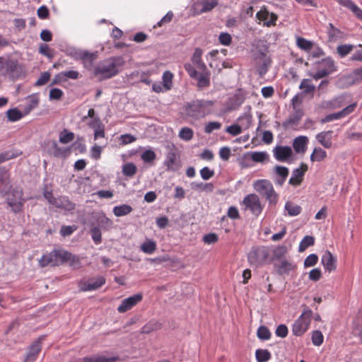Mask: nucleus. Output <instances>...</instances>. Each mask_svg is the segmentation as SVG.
<instances>
[{
  "mask_svg": "<svg viewBox=\"0 0 362 362\" xmlns=\"http://www.w3.org/2000/svg\"><path fill=\"white\" fill-rule=\"evenodd\" d=\"M18 194V197L13 194L14 197H8L7 199V203L9 206L11 207L12 210L15 213H18L21 211L23 205V199H21V194Z\"/></svg>",
  "mask_w": 362,
  "mask_h": 362,
  "instance_id": "nucleus-25",
  "label": "nucleus"
},
{
  "mask_svg": "<svg viewBox=\"0 0 362 362\" xmlns=\"http://www.w3.org/2000/svg\"><path fill=\"white\" fill-rule=\"evenodd\" d=\"M69 55L75 58L81 59L86 67L92 66L93 61L98 57V52H89L86 50L76 49L75 48H69Z\"/></svg>",
  "mask_w": 362,
  "mask_h": 362,
  "instance_id": "nucleus-9",
  "label": "nucleus"
},
{
  "mask_svg": "<svg viewBox=\"0 0 362 362\" xmlns=\"http://www.w3.org/2000/svg\"><path fill=\"white\" fill-rule=\"evenodd\" d=\"M269 252L267 247H255L248 252L247 260L251 266L259 267L269 262Z\"/></svg>",
  "mask_w": 362,
  "mask_h": 362,
  "instance_id": "nucleus-6",
  "label": "nucleus"
},
{
  "mask_svg": "<svg viewBox=\"0 0 362 362\" xmlns=\"http://www.w3.org/2000/svg\"><path fill=\"white\" fill-rule=\"evenodd\" d=\"M194 136V132L191 128L183 127L179 132V137L186 141H190Z\"/></svg>",
  "mask_w": 362,
  "mask_h": 362,
  "instance_id": "nucleus-47",
  "label": "nucleus"
},
{
  "mask_svg": "<svg viewBox=\"0 0 362 362\" xmlns=\"http://www.w3.org/2000/svg\"><path fill=\"white\" fill-rule=\"evenodd\" d=\"M274 172L275 173V184L279 186H282L288 175V168L285 166L276 165L274 168Z\"/></svg>",
  "mask_w": 362,
  "mask_h": 362,
  "instance_id": "nucleus-18",
  "label": "nucleus"
},
{
  "mask_svg": "<svg viewBox=\"0 0 362 362\" xmlns=\"http://www.w3.org/2000/svg\"><path fill=\"white\" fill-rule=\"evenodd\" d=\"M245 100V94L242 90L239 89L231 98V106L233 108H238L244 103Z\"/></svg>",
  "mask_w": 362,
  "mask_h": 362,
  "instance_id": "nucleus-29",
  "label": "nucleus"
},
{
  "mask_svg": "<svg viewBox=\"0 0 362 362\" xmlns=\"http://www.w3.org/2000/svg\"><path fill=\"white\" fill-rule=\"evenodd\" d=\"M163 84L165 89V91L169 90L172 88V79H173V74L171 72L166 71L163 73Z\"/></svg>",
  "mask_w": 362,
  "mask_h": 362,
  "instance_id": "nucleus-45",
  "label": "nucleus"
},
{
  "mask_svg": "<svg viewBox=\"0 0 362 362\" xmlns=\"http://www.w3.org/2000/svg\"><path fill=\"white\" fill-rule=\"evenodd\" d=\"M117 359V357H106L104 356H94L90 358H84L83 362H114Z\"/></svg>",
  "mask_w": 362,
  "mask_h": 362,
  "instance_id": "nucleus-37",
  "label": "nucleus"
},
{
  "mask_svg": "<svg viewBox=\"0 0 362 362\" xmlns=\"http://www.w3.org/2000/svg\"><path fill=\"white\" fill-rule=\"evenodd\" d=\"M98 221L100 226L105 230H109L112 227L113 222L111 219L107 218L105 214L99 216Z\"/></svg>",
  "mask_w": 362,
  "mask_h": 362,
  "instance_id": "nucleus-50",
  "label": "nucleus"
},
{
  "mask_svg": "<svg viewBox=\"0 0 362 362\" xmlns=\"http://www.w3.org/2000/svg\"><path fill=\"white\" fill-rule=\"evenodd\" d=\"M143 298L141 293H136L124 299L121 304L117 308V311L119 313H124L127 310H130L138 303H139Z\"/></svg>",
  "mask_w": 362,
  "mask_h": 362,
  "instance_id": "nucleus-10",
  "label": "nucleus"
},
{
  "mask_svg": "<svg viewBox=\"0 0 362 362\" xmlns=\"http://www.w3.org/2000/svg\"><path fill=\"white\" fill-rule=\"evenodd\" d=\"M315 243V238L313 236L306 235L300 241L298 246V251L302 252L305 251L308 247L313 245Z\"/></svg>",
  "mask_w": 362,
  "mask_h": 362,
  "instance_id": "nucleus-36",
  "label": "nucleus"
},
{
  "mask_svg": "<svg viewBox=\"0 0 362 362\" xmlns=\"http://www.w3.org/2000/svg\"><path fill=\"white\" fill-rule=\"evenodd\" d=\"M255 356L257 362H266L270 360L272 355L267 349H257Z\"/></svg>",
  "mask_w": 362,
  "mask_h": 362,
  "instance_id": "nucleus-35",
  "label": "nucleus"
},
{
  "mask_svg": "<svg viewBox=\"0 0 362 362\" xmlns=\"http://www.w3.org/2000/svg\"><path fill=\"white\" fill-rule=\"evenodd\" d=\"M202 49L201 48H196L192 57V62L199 71H205L207 69L206 64L202 60Z\"/></svg>",
  "mask_w": 362,
  "mask_h": 362,
  "instance_id": "nucleus-23",
  "label": "nucleus"
},
{
  "mask_svg": "<svg viewBox=\"0 0 362 362\" xmlns=\"http://www.w3.org/2000/svg\"><path fill=\"white\" fill-rule=\"evenodd\" d=\"M200 175L204 180H208L214 175V171L208 167H204L200 170Z\"/></svg>",
  "mask_w": 362,
  "mask_h": 362,
  "instance_id": "nucleus-62",
  "label": "nucleus"
},
{
  "mask_svg": "<svg viewBox=\"0 0 362 362\" xmlns=\"http://www.w3.org/2000/svg\"><path fill=\"white\" fill-rule=\"evenodd\" d=\"M221 127V123L219 122H210L205 125L204 132L206 134L211 133L214 130H218Z\"/></svg>",
  "mask_w": 362,
  "mask_h": 362,
  "instance_id": "nucleus-58",
  "label": "nucleus"
},
{
  "mask_svg": "<svg viewBox=\"0 0 362 362\" xmlns=\"http://www.w3.org/2000/svg\"><path fill=\"white\" fill-rule=\"evenodd\" d=\"M327 157V153L325 150L320 147H315L310 155V160L312 162H321Z\"/></svg>",
  "mask_w": 362,
  "mask_h": 362,
  "instance_id": "nucleus-31",
  "label": "nucleus"
},
{
  "mask_svg": "<svg viewBox=\"0 0 362 362\" xmlns=\"http://www.w3.org/2000/svg\"><path fill=\"white\" fill-rule=\"evenodd\" d=\"M285 211H287L289 216H296L302 211V208L291 202H286L284 206Z\"/></svg>",
  "mask_w": 362,
  "mask_h": 362,
  "instance_id": "nucleus-30",
  "label": "nucleus"
},
{
  "mask_svg": "<svg viewBox=\"0 0 362 362\" xmlns=\"http://www.w3.org/2000/svg\"><path fill=\"white\" fill-rule=\"evenodd\" d=\"M324 337L319 330H315L312 333V342L315 346H320L323 343Z\"/></svg>",
  "mask_w": 362,
  "mask_h": 362,
  "instance_id": "nucleus-53",
  "label": "nucleus"
},
{
  "mask_svg": "<svg viewBox=\"0 0 362 362\" xmlns=\"http://www.w3.org/2000/svg\"><path fill=\"white\" fill-rule=\"evenodd\" d=\"M136 140L135 136L132 135L130 134H122L119 136V141L122 145H127L131 143L134 142Z\"/></svg>",
  "mask_w": 362,
  "mask_h": 362,
  "instance_id": "nucleus-60",
  "label": "nucleus"
},
{
  "mask_svg": "<svg viewBox=\"0 0 362 362\" xmlns=\"http://www.w3.org/2000/svg\"><path fill=\"white\" fill-rule=\"evenodd\" d=\"M321 264L325 271L329 272L335 271L337 269V258L329 250H326L321 257Z\"/></svg>",
  "mask_w": 362,
  "mask_h": 362,
  "instance_id": "nucleus-15",
  "label": "nucleus"
},
{
  "mask_svg": "<svg viewBox=\"0 0 362 362\" xmlns=\"http://www.w3.org/2000/svg\"><path fill=\"white\" fill-rule=\"evenodd\" d=\"M313 312L305 308L300 317L294 322L292 327V332L295 336L303 335L308 329L311 321Z\"/></svg>",
  "mask_w": 362,
  "mask_h": 362,
  "instance_id": "nucleus-7",
  "label": "nucleus"
},
{
  "mask_svg": "<svg viewBox=\"0 0 362 362\" xmlns=\"http://www.w3.org/2000/svg\"><path fill=\"white\" fill-rule=\"evenodd\" d=\"M322 277V272L319 268L313 269L309 272V279L313 281H317Z\"/></svg>",
  "mask_w": 362,
  "mask_h": 362,
  "instance_id": "nucleus-64",
  "label": "nucleus"
},
{
  "mask_svg": "<svg viewBox=\"0 0 362 362\" xmlns=\"http://www.w3.org/2000/svg\"><path fill=\"white\" fill-rule=\"evenodd\" d=\"M10 175L8 170L4 167L0 168V193L2 194H7L11 185L10 184Z\"/></svg>",
  "mask_w": 362,
  "mask_h": 362,
  "instance_id": "nucleus-17",
  "label": "nucleus"
},
{
  "mask_svg": "<svg viewBox=\"0 0 362 362\" xmlns=\"http://www.w3.org/2000/svg\"><path fill=\"white\" fill-rule=\"evenodd\" d=\"M294 269V266L286 259L281 261L280 264L277 267V272L280 274H288Z\"/></svg>",
  "mask_w": 362,
  "mask_h": 362,
  "instance_id": "nucleus-34",
  "label": "nucleus"
},
{
  "mask_svg": "<svg viewBox=\"0 0 362 362\" xmlns=\"http://www.w3.org/2000/svg\"><path fill=\"white\" fill-rule=\"evenodd\" d=\"M218 4L217 0H202L201 9L202 13H205L211 11Z\"/></svg>",
  "mask_w": 362,
  "mask_h": 362,
  "instance_id": "nucleus-48",
  "label": "nucleus"
},
{
  "mask_svg": "<svg viewBox=\"0 0 362 362\" xmlns=\"http://www.w3.org/2000/svg\"><path fill=\"white\" fill-rule=\"evenodd\" d=\"M25 69L16 59H7L0 61V74L12 80L21 78L25 76Z\"/></svg>",
  "mask_w": 362,
  "mask_h": 362,
  "instance_id": "nucleus-3",
  "label": "nucleus"
},
{
  "mask_svg": "<svg viewBox=\"0 0 362 362\" xmlns=\"http://www.w3.org/2000/svg\"><path fill=\"white\" fill-rule=\"evenodd\" d=\"M105 284V279L103 276H99L95 278L88 279L86 282L81 289L84 291H95L100 288Z\"/></svg>",
  "mask_w": 362,
  "mask_h": 362,
  "instance_id": "nucleus-19",
  "label": "nucleus"
},
{
  "mask_svg": "<svg viewBox=\"0 0 362 362\" xmlns=\"http://www.w3.org/2000/svg\"><path fill=\"white\" fill-rule=\"evenodd\" d=\"M296 45L300 49L306 51V52H309L312 49V48L313 47V42L310 40H306L304 37H296Z\"/></svg>",
  "mask_w": 362,
  "mask_h": 362,
  "instance_id": "nucleus-33",
  "label": "nucleus"
},
{
  "mask_svg": "<svg viewBox=\"0 0 362 362\" xmlns=\"http://www.w3.org/2000/svg\"><path fill=\"white\" fill-rule=\"evenodd\" d=\"M43 336L40 337L29 346L25 358V362H33L37 359V356L42 349V341L43 340Z\"/></svg>",
  "mask_w": 362,
  "mask_h": 362,
  "instance_id": "nucleus-11",
  "label": "nucleus"
},
{
  "mask_svg": "<svg viewBox=\"0 0 362 362\" xmlns=\"http://www.w3.org/2000/svg\"><path fill=\"white\" fill-rule=\"evenodd\" d=\"M177 153L175 147L171 148L166 154L165 159L164 160V165L167 168L168 170L175 171L177 170L174 167L177 159Z\"/></svg>",
  "mask_w": 362,
  "mask_h": 362,
  "instance_id": "nucleus-22",
  "label": "nucleus"
},
{
  "mask_svg": "<svg viewBox=\"0 0 362 362\" xmlns=\"http://www.w3.org/2000/svg\"><path fill=\"white\" fill-rule=\"evenodd\" d=\"M308 138L305 136H298L294 139L293 148L297 153H305L308 144Z\"/></svg>",
  "mask_w": 362,
  "mask_h": 362,
  "instance_id": "nucleus-20",
  "label": "nucleus"
},
{
  "mask_svg": "<svg viewBox=\"0 0 362 362\" xmlns=\"http://www.w3.org/2000/svg\"><path fill=\"white\" fill-rule=\"evenodd\" d=\"M300 89H303L305 93H310L315 90V87L310 83V80L308 78H304L300 83L299 86Z\"/></svg>",
  "mask_w": 362,
  "mask_h": 362,
  "instance_id": "nucleus-49",
  "label": "nucleus"
},
{
  "mask_svg": "<svg viewBox=\"0 0 362 362\" xmlns=\"http://www.w3.org/2000/svg\"><path fill=\"white\" fill-rule=\"evenodd\" d=\"M44 197L48 201L49 204L56 206H60L59 201L57 198L54 197L51 191L45 190Z\"/></svg>",
  "mask_w": 362,
  "mask_h": 362,
  "instance_id": "nucleus-59",
  "label": "nucleus"
},
{
  "mask_svg": "<svg viewBox=\"0 0 362 362\" xmlns=\"http://www.w3.org/2000/svg\"><path fill=\"white\" fill-rule=\"evenodd\" d=\"M190 187L193 190L195 191H202L206 192H211L214 189V184L211 182L204 183V182H193L190 184Z\"/></svg>",
  "mask_w": 362,
  "mask_h": 362,
  "instance_id": "nucleus-27",
  "label": "nucleus"
},
{
  "mask_svg": "<svg viewBox=\"0 0 362 362\" xmlns=\"http://www.w3.org/2000/svg\"><path fill=\"white\" fill-rule=\"evenodd\" d=\"M308 170L306 164L301 163L300 167L294 169L292 171L291 177L289 179L288 183L293 186L300 185L303 181V177Z\"/></svg>",
  "mask_w": 362,
  "mask_h": 362,
  "instance_id": "nucleus-16",
  "label": "nucleus"
},
{
  "mask_svg": "<svg viewBox=\"0 0 362 362\" xmlns=\"http://www.w3.org/2000/svg\"><path fill=\"white\" fill-rule=\"evenodd\" d=\"M213 105L214 102L212 100H193L186 105V115L194 119L202 118L209 112L207 107Z\"/></svg>",
  "mask_w": 362,
  "mask_h": 362,
  "instance_id": "nucleus-5",
  "label": "nucleus"
},
{
  "mask_svg": "<svg viewBox=\"0 0 362 362\" xmlns=\"http://www.w3.org/2000/svg\"><path fill=\"white\" fill-rule=\"evenodd\" d=\"M49 151L56 157H65L68 148H61L56 141L49 142Z\"/></svg>",
  "mask_w": 362,
  "mask_h": 362,
  "instance_id": "nucleus-24",
  "label": "nucleus"
},
{
  "mask_svg": "<svg viewBox=\"0 0 362 362\" xmlns=\"http://www.w3.org/2000/svg\"><path fill=\"white\" fill-rule=\"evenodd\" d=\"M197 86L200 88H207L210 86V72L208 69L200 71L199 75L197 74Z\"/></svg>",
  "mask_w": 362,
  "mask_h": 362,
  "instance_id": "nucleus-26",
  "label": "nucleus"
},
{
  "mask_svg": "<svg viewBox=\"0 0 362 362\" xmlns=\"http://www.w3.org/2000/svg\"><path fill=\"white\" fill-rule=\"evenodd\" d=\"M21 151H6L0 153V163L15 158L21 155Z\"/></svg>",
  "mask_w": 362,
  "mask_h": 362,
  "instance_id": "nucleus-39",
  "label": "nucleus"
},
{
  "mask_svg": "<svg viewBox=\"0 0 362 362\" xmlns=\"http://www.w3.org/2000/svg\"><path fill=\"white\" fill-rule=\"evenodd\" d=\"M7 118L10 122H17L20 120L23 115L16 108L9 109L6 112Z\"/></svg>",
  "mask_w": 362,
  "mask_h": 362,
  "instance_id": "nucleus-40",
  "label": "nucleus"
},
{
  "mask_svg": "<svg viewBox=\"0 0 362 362\" xmlns=\"http://www.w3.org/2000/svg\"><path fill=\"white\" fill-rule=\"evenodd\" d=\"M250 158L255 163H264L268 160L269 156L266 151H254L250 153Z\"/></svg>",
  "mask_w": 362,
  "mask_h": 362,
  "instance_id": "nucleus-32",
  "label": "nucleus"
},
{
  "mask_svg": "<svg viewBox=\"0 0 362 362\" xmlns=\"http://www.w3.org/2000/svg\"><path fill=\"white\" fill-rule=\"evenodd\" d=\"M286 252L287 248L286 246H278L274 250L273 258L276 259H281Z\"/></svg>",
  "mask_w": 362,
  "mask_h": 362,
  "instance_id": "nucleus-57",
  "label": "nucleus"
},
{
  "mask_svg": "<svg viewBox=\"0 0 362 362\" xmlns=\"http://www.w3.org/2000/svg\"><path fill=\"white\" fill-rule=\"evenodd\" d=\"M354 46L351 45H339L337 48V53L341 57H344L349 54L353 49Z\"/></svg>",
  "mask_w": 362,
  "mask_h": 362,
  "instance_id": "nucleus-55",
  "label": "nucleus"
},
{
  "mask_svg": "<svg viewBox=\"0 0 362 362\" xmlns=\"http://www.w3.org/2000/svg\"><path fill=\"white\" fill-rule=\"evenodd\" d=\"M86 151V145L81 141H76L69 146V153L74 152L76 155L83 153Z\"/></svg>",
  "mask_w": 362,
  "mask_h": 362,
  "instance_id": "nucleus-42",
  "label": "nucleus"
},
{
  "mask_svg": "<svg viewBox=\"0 0 362 362\" xmlns=\"http://www.w3.org/2000/svg\"><path fill=\"white\" fill-rule=\"evenodd\" d=\"M318 262V256L316 254L309 255L304 260V267H314Z\"/></svg>",
  "mask_w": 362,
  "mask_h": 362,
  "instance_id": "nucleus-56",
  "label": "nucleus"
},
{
  "mask_svg": "<svg viewBox=\"0 0 362 362\" xmlns=\"http://www.w3.org/2000/svg\"><path fill=\"white\" fill-rule=\"evenodd\" d=\"M68 261V251L60 247H54L51 252L42 255L39 260L41 267L59 266Z\"/></svg>",
  "mask_w": 362,
  "mask_h": 362,
  "instance_id": "nucleus-2",
  "label": "nucleus"
},
{
  "mask_svg": "<svg viewBox=\"0 0 362 362\" xmlns=\"http://www.w3.org/2000/svg\"><path fill=\"white\" fill-rule=\"evenodd\" d=\"M253 187L270 205L277 204L279 194L275 192L271 181L266 179L257 180L254 182Z\"/></svg>",
  "mask_w": 362,
  "mask_h": 362,
  "instance_id": "nucleus-4",
  "label": "nucleus"
},
{
  "mask_svg": "<svg viewBox=\"0 0 362 362\" xmlns=\"http://www.w3.org/2000/svg\"><path fill=\"white\" fill-rule=\"evenodd\" d=\"M226 132L232 136H237L242 133V127L239 124H233L228 127Z\"/></svg>",
  "mask_w": 362,
  "mask_h": 362,
  "instance_id": "nucleus-61",
  "label": "nucleus"
},
{
  "mask_svg": "<svg viewBox=\"0 0 362 362\" xmlns=\"http://www.w3.org/2000/svg\"><path fill=\"white\" fill-rule=\"evenodd\" d=\"M356 107V103L351 104V105L344 107L341 110H340L337 112L327 115L325 117H324L322 119L321 122H322V123H326V122H331V121H333L335 119H339L343 118V117L347 116L348 115L351 114V112H353L354 111Z\"/></svg>",
  "mask_w": 362,
  "mask_h": 362,
  "instance_id": "nucleus-13",
  "label": "nucleus"
},
{
  "mask_svg": "<svg viewBox=\"0 0 362 362\" xmlns=\"http://www.w3.org/2000/svg\"><path fill=\"white\" fill-rule=\"evenodd\" d=\"M252 115L250 114H244L238 117V121L241 123V127L248 129L252 124Z\"/></svg>",
  "mask_w": 362,
  "mask_h": 362,
  "instance_id": "nucleus-54",
  "label": "nucleus"
},
{
  "mask_svg": "<svg viewBox=\"0 0 362 362\" xmlns=\"http://www.w3.org/2000/svg\"><path fill=\"white\" fill-rule=\"evenodd\" d=\"M256 18L264 21V25L270 27L276 25L278 16L274 13H269L265 7H263L256 13Z\"/></svg>",
  "mask_w": 362,
  "mask_h": 362,
  "instance_id": "nucleus-12",
  "label": "nucleus"
},
{
  "mask_svg": "<svg viewBox=\"0 0 362 362\" xmlns=\"http://www.w3.org/2000/svg\"><path fill=\"white\" fill-rule=\"evenodd\" d=\"M50 78V74L48 71L43 72L40 78L36 81L35 85L36 86H43L47 83Z\"/></svg>",
  "mask_w": 362,
  "mask_h": 362,
  "instance_id": "nucleus-63",
  "label": "nucleus"
},
{
  "mask_svg": "<svg viewBox=\"0 0 362 362\" xmlns=\"http://www.w3.org/2000/svg\"><path fill=\"white\" fill-rule=\"evenodd\" d=\"M257 336L259 339L268 340L271 338L272 334L266 326L262 325L257 329Z\"/></svg>",
  "mask_w": 362,
  "mask_h": 362,
  "instance_id": "nucleus-46",
  "label": "nucleus"
},
{
  "mask_svg": "<svg viewBox=\"0 0 362 362\" xmlns=\"http://www.w3.org/2000/svg\"><path fill=\"white\" fill-rule=\"evenodd\" d=\"M262 60V63L257 68V72L260 77H263L267 74L272 64L271 58H264Z\"/></svg>",
  "mask_w": 362,
  "mask_h": 362,
  "instance_id": "nucleus-38",
  "label": "nucleus"
},
{
  "mask_svg": "<svg viewBox=\"0 0 362 362\" xmlns=\"http://www.w3.org/2000/svg\"><path fill=\"white\" fill-rule=\"evenodd\" d=\"M156 155L155 152L151 149L144 151L141 154V158L145 163H151L156 159Z\"/></svg>",
  "mask_w": 362,
  "mask_h": 362,
  "instance_id": "nucleus-52",
  "label": "nucleus"
},
{
  "mask_svg": "<svg viewBox=\"0 0 362 362\" xmlns=\"http://www.w3.org/2000/svg\"><path fill=\"white\" fill-rule=\"evenodd\" d=\"M333 132L329 131H325L321 132L318 133L316 135V139L317 141L325 148H329L332 147V136Z\"/></svg>",
  "mask_w": 362,
  "mask_h": 362,
  "instance_id": "nucleus-21",
  "label": "nucleus"
},
{
  "mask_svg": "<svg viewBox=\"0 0 362 362\" xmlns=\"http://www.w3.org/2000/svg\"><path fill=\"white\" fill-rule=\"evenodd\" d=\"M125 64L122 57H112L100 61L94 67V75L98 77L100 81L110 79L117 76L121 68Z\"/></svg>",
  "mask_w": 362,
  "mask_h": 362,
  "instance_id": "nucleus-1",
  "label": "nucleus"
},
{
  "mask_svg": "<svg viewBox=\"0 0 362 362\" xmlns=\"http://www.w3.org/2000/svg\"><path fill=\"white\" fill-rule=\"evenodd\" d=\"M90 233L91 238L95 245H98L102 242V235L100 229L98 227H93L90 229Z\"/></svg>",
  "mask_w": 362,
  "mask_h": 362,
  "instance_id": "nucleus-51",
  "label": "nucleus"
},
{
  "mask_svg": "<svg viewBox=\"0 0 362 362\" xmlns=\"http://www.w3.org/2000/svg\"><path fill=\"white\" fill-rule=\"evenodd\" d=\"M243 204L245 206L246 209H249L256 216H259L263 210L260 199L256 194H249L245 196Z\"/></svg>",
  "mask_w": 362,
  "mask_h": 362,
  "instance_id": "nucleus-8",
  "label": "nucleus"
},
{
  "mask_svg": "<svg viewBox=\"0 0 362 362\" xmlns=\"http://www.w3.org/2000/svg\"><path fill=\"white\" fill-rule=\"evenodd\" d=\"M133 211V208L128 204H121L119 206H115L113 208V213L115 216L120 217L123 216H126L130 214Z\"/></svg>",
  "mask_w": 362,
  "mask_h": 362,
  "instance_id": "nucleus-28",
  "label": "nucleus"
},
{
  "mask_svg": "<svg viewBox=\"0 0 362 362\" xmlns=\"http://www.w3.org/2000/svg\"><path fill=\"white\" fill-rule=\"evenodd\" d=\"M137 171V168L133 163H128L122 166V173L127 177H133Z\"/></svg>",
  "mask_w": 362,
  "mask_h": 362,
  "instance_id": "nucleus-41",
  "label": "nucleus"
},
{
  "mask_svg": "<svg viewBox=\"0 0 362 362\" xmlns=\"http://www.w3.org/2000/svg\"><path fill=\"white\" fill-rule=\"evenodd\" d=\"M274 157L280 162L287 161L293 155L292 149L288 146H276L273 149Z\"/></svg>",
  "mask_w": 362,
  "mask_h": 362,
  "instance_id": "nucleus-14",
  "label": "nucleus"
},
{
  "mask_svg": "<svg viewBox=\"0 0 362 362\" xmlns=\"http://www.w3.org/2000/svg\"><path fill=\"white\" fill-rule=\"evenodd\" d=\"M321 64L324 66V69L332 74L337 70L334 62L331 57H326L322 59Z\"/></svg>",
  "mask_w": 362,
  "mask_h": 362,
  "instance_id": "nucleus-43",
  "label": "nucleus"
},
{
  "mask_svg": "<svg viewBox=\"0 0 362 362\" xmlns=\"http://www.w3.org/2000/svg\"><path fill=\"white\" fill-rule=\"evenodd\" d=\"M141 250L146 254H152L156 250V244L153 240H148L147 242H144L141 245Z\"/></svg>",
  "mask_w": 362,
  "mask_h": 362,
  "instance_id": "nucleus-44",
  "label": "nucleus"
}]
</instances>
